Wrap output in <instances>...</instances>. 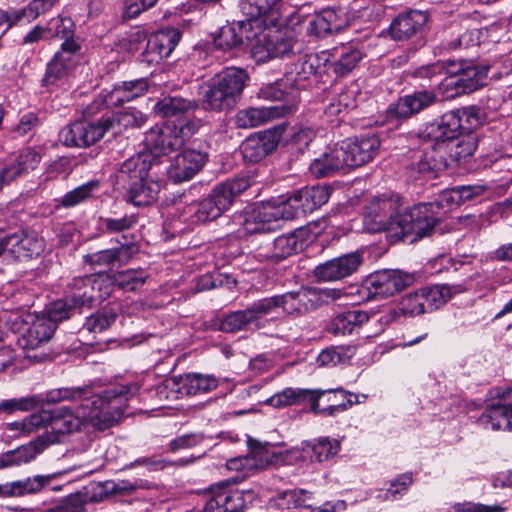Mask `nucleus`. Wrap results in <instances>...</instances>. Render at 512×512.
Listing matches in <instances>:
<instances>
[{"label": "nucleus", "mask_w": 512, "mask_h": 512, "mask_svg": "<svg viewBox=\"0 0 512 512\" xmlns=\"http://www.w3.org/2000/svg\"><path fill=\"white\" fill-rule=\"evenodd\" d=\"M321 57L317 54H306L299 58L291 71L285 74L286 81L291 82L296 91L304 87L302 81L308 80L317 73L321 64Z\"/></svg>", "instance_id": "obj_40"}, {"label": "nucleus", "mask_w": 512, "mask_h": 512, "mask_svg": "<svg viewBox=\"0 0 512 512\" xmlns=\"http://www.w3.org/2000/svg\"><path fill=\"white\" fill-rule=\"evenodd\" d=\"M416 96L407 95L400 98L397 103L388 107L382 125H387L389 129L397 128L404 120L410 118L414 112Z\"/></svg>", "instance_id": "obj_43"}, {"label": "nucleus", "mask_w": 512, "mask_h": 512, "mask_svg": "<svg viewBox=\"0 0 512 512\" xmlns=\"http://www.w3.org/2000/svg\"><path fill=\"white\" fill-rule=\"evenodd\" d=\"M152 167V158L148 154H137L125 160L115 175V184L125 189L128 184L144 180Z\"/></svg>", "instance_id": "obj_27"}, {"label": "nucleus", "mask_w": 512, "mask_h": 512, "mask_svg": "<svg viewBox=\"0 0 512 512\" xmlns=\"http://www.w3.org/2000/svg\"><path fill=\"white\" fill-rule=\"evenodd\" d=\"M55 441L56 437L54 436H39L26 445L2 453L0 455V469L12 468L31 462Z\"/></svg>", "instance_id": "obj_23"}, {"label": "nucleus", "mask_w": 512, "mask_h": 512, "mask_svg": "<svg viewBox=\"0 0 512 512\" xmlns=\"http://www.w3.org/2000/svg\"><path fill=\"white\" fill-rule=\"evenodd\" d=\"M340 144L348 168H356L370 162L378 153L380 140L375 134L344 140Z\"/></svg>", "instance_id": "obj_21"}, {"label": "nucleus", "mask_w": 512, "mask_h": 512, "mask_svg": "<svg viewBox=\"0 0 512 512\" xmlns=\"http://www.w3.org/2000/svg\"><path fill=\"white\" fill-rule=\"evenodd\" d=\"M327 394H334V398H337L338 395L341 396L342 399H346L345 403H336L328 405L327 407L321 408L319 405V400L323 396L316 397V400H313V403L310 407V411L314 415L331 417L336 415L337 413H341L352 407L354 404L360 403L359 396L344 390L343 388H335V389H327L325 390Z\"/></svg>", "instance_id": "obj_41"}, {"label": "nucleus", "mask_w": 512, "mask_h": 512, "mask_svg": "<svg viewBox=\"0 0 512 512\" xmlns=\"http://www.w3.org/2000/svg\"><path fill=\"white\" fill-rule=\"evenodd\" d=\"M356 353L355 346H333L323 350L317 357L320 366H335L345 363Z\"/></svg>", "instance_id": "obj_59"}, {"label": "nucleus", "mask_w": 512, "mask_h": 512, "mask_svg": "<svg viewBox=\"0 0 512 512\" xmlns=\"http://www.w3.org/2000/svg\"><path fill=\"white\" fill-rule=\"evenodd\" d=\"M486 112L478 106H466L445 113L437 125L432 124L427 137L447 139L457 133H472L486 121Z\"/></svg>", "instance_id": "obj_6"}, {"label": "nucleus", "mask_w": 512, "mask_h": 512, "mask_svg": "<svg viewBox=\"0 0 512 512\" xmlns=\"http://www.w3.org/2000/svg\"><path fill=\"white\" fill-rule=\"evenodd\" d=\"M159 182L148 179L130 183L124 189L127 191V200L135 206H147L152 204L160 192Z\"/></svg>", "instance_id": "obj_38"}, {"label": "nucleus", "mask_w": 512, "mask_h": 512, "mask_svg": "<svg viewBox=\"0 0 512 512\" xmlns=\"http://www.w3.org/2000/svg\"><path fill=\"white\" fill-rule=\"evenodd\" d=\"M218 386V380L212 375L190 373L179 378H170L156 387L160 398H169L170 392H178L183 395H197L214 390Z\"/></svg>", "instance_id": "obj_14"}, {"label": "nucleus", "mask_w": 512, "mask_h": 512, "mask_svg": "<svg viewBox=\"0 0 512 512\" xmlns=\"http://www.w3.org/2000/svg\"><path fill=\"white\" fill-rule=\"evenodd\" d=\"M251 186L249 176H237L215 186L205 199L184 208L185 220L192 224L212 221L228 210L234 199Z\"/></svg>", "instance_id": "obj_4"}, {"label": "nucleus", "mask_w": 512, "mask_h": 512, "mask_svg": "<svg viewBox=\"0 0 512 512\" xmlns=\"http://www.w3.org/2000/svg\"><path fill=\"white\" fill-rule=\"evenodd\" d=\"M362 264V253L350 252L318 264L313 269V276L320 282H336L356 273Z\"/></svg>", "instance_id": "obj_16"}, {"label": "nucleus", "mask_w": 512, "mask_h": 512, "mask_svg": "<svg viewBox=\"0 0 512 512\" xmlns=\"http://www.w3.org/2000/svg\"><path fill=\"white\" fill-rule=\"evenodd\" d=\"M251 25L248 21H238L222 26L214 38V45L222 51H230L240 47Z\"/></svg>", "instance_id": "obj_35"}, {"label": "nucleus", "mask_w": 512, "mask_h": 512, "mask_svg": "<svg viewBox=\"0 0 512 512\" xmlns=\"http://www.w3.org/2000/svg\"><path fill=\"white\" fill-rule=\"evenodd\" d=\"M433 71L435 85L446 98L471 93L486 84L489 68L468 62L438 61L421 70V75Z\"/></svg>", "instance_id": "obj_2"}, {"label": "nucleus", "mask_w": 512, "mask_h": 512, "mask_svg": "<svg viewBox=\"0 0 512 512\" xmlns=\"http://www.w3.org/2000/svg\"><path fill=\"white\" fill-rule=\"evenodd\" d=\"M110 283L102 274H91L73 278L67 285L65 295L72 305L91 307L95 301L110 294Z\"/></svg>", "instance_id": "obj_9"}, {"label": "nucleus", "mask_w": 512, "mask_h": 512, "mask_svg": "<svg viewBox=\"0 0 512 512\" xmlns=\"http://www.w3.org/2000/svg\"><path fill=\"white\" fill-rule=\"evenodd\" d=\"M248 447L249 453L247 455L230 459L227 462L228 469L243 471L247 475L250 472L264 469L272 462V453L266 445L249 438Z\"/></svg>", "instance_id": "obj_24"}, {"label": "nucleus", "mask_w": 512, "mask_h": 512, "mask_svg": "<svg viewBox=\"0 0 512 512\" xmlns=\"http://www.w3.org/2000/svg\"><path fill=\"white\" fill-rule=\"evenodd\" d=\"M279 299L281 312L292 317H298L314 310L309 288L280 294Z\"/></svg>", "instance_id": "obj_36"}, {"label": "nucleus", "mask_w": 512, "mask_h": 512, "mask_svg": "<svg viewBox=\"0 0 512 512\" xmlns=\"http://www.w3.org/2000/svg\"><path fill=\"white\" fill-rule=\"evenodd\" d=\"M137 251L134 243H124L118 247L87 254L84 256V261L93 269L105 270L112 268L115 264L120 266L127 264Z\"/></svg>", "instance_id": "obj_26"}, {"label": "nucleus", "mask_w": 512, "mask_h": 512, "mask_svg": "<svg viewBox=\"0 0 512 512\" xmlns=\"http://www.w3.org/2000/svg\"><path fill=\"white\" fill-rule=\"evenodd\" d=\"M283 220L275 200L261 202L246 211L242 227L248 234L269 232L276 229L278 221Z\"/></svg>", "instance_id": "obj_19"}, {"label": "nucleus", "mask_w": 512, "mask_h": 512, "mask_svg": "<svg viewBox=\"0 0 512 512\" xmlns=\"http://www.w3.org/2000/svg\"><path fill=\"white\" fill-rule=\"evenodd\" d=\"M327 186L315 185L302 188L289 197L274 199L283 220L297 219L318 209L329 200Z\"/></svg>", "instance_id": "obj_7"}, {"label": "nucleus", "mask_w": 512, "mask_h": 512, "mask_svg": "<svg viewBox=\"0 0 512 512\" xmlns=\"http://www.w3.org/2000/svg\"><path fill=\"white\" fill-rule=\"evenodd\" d=\"M180 38L181 32L173 27L153 33L148 38L145 50L140 55L141 62L149 66L160 63L172 53Z\"/></svg>", "instance_id": "obj_20"}, {"label": "nucleus", "mask_w": 512, "mask_h": 512, "mask_svg": "<svg viewBox=\"0 0 512 512\" xmlns=\"http://www.w3.org/2000/svg\"><path fill=\"white\" fill-rule=\"evenodd\" d=\"M45 250V241L34 233L24 231L4 234L0 232V255L6 253L18 261L39 257Z\"/></svg>", "instance_id": "obj_13"}, {"label": "nucleus", "mask_w": 512, "mask_h": 512, "mask_svg": "<svg viewBox=\"0 0 512 512\" xmlns=\"http://www.w3.org/2000/svg\"><path fill=\"white\" fill-rule=\"evenodd\" d=\"M99 188L98 180L88 181L64 194L59 203L64 208H73L92 199Z\"/></svg>", "instance_id": "obj_54"}, {"label": "nucleus", "mask_w": 512, "mask_h": 512, "mask_svg": "<svg viewBox=\"0 0 512 512\" xmlns=\"http://www.w3.org/2000/svg\"><path fill=\"white\" fill-rule=\"evenodd\" d=\"M333 56L337 57L333 63L334 73L337 76L344 77L357 67L364 56V52L356 45L347 44L335 47Z\"/></svg>", "instance_id": "obj_39"}, {"label": "nucleus", "mask_w": 512, "mask_h": 512, "mask_svg": "<svg viewBox=\"0 0 512 512\" xmlns=\"http://www.w3.org/2000/svg\"><path fill=\"white\" fill-rule=\"evenodd\" d=\"M28 320L30 321L24 333L18 339V343L26 351L27 358L40 361L43 359L42 355L31 354L30 352L49 342L56 330V324L42 314L28 316Z\"/></svg>", "instance_id": "obj_15"}, {"label": "nucleus", "mask_w": 512, "mask_h": 512, "mask_svg": "<svg viewBox=\"0 0 512 512\" xmlns=\"http://www.w3.org/2000/svg\"><path fill=\"white\" fill-rule=\"evenodd\" d=\"M346 25L345 19L335 10L326 8L314 14L308 21L306 33L316 39L340 32Z\"/></svg>", "instance_id": "obj_28"}, {"label": "nucleus", "mask_w": 512, "mask_h": 512, "mask_svg": "<svg viewBox=\"0 0 512 512\" xmlns=\"http://www.w3.org/2000/svg\"><path fill=\"white\" fill-rule=\"evenodd\" d=\"M105 121H109V130L115 133H121L127 129H138L144 126L147 117L137 109H127L119 111L111 116H104Z\"/></svg>", "instance_id": "obj_45"}, {"label": "nucleus", "mask_w": 512, "mask_h": 512, "mask_svg": "<svg viewBox=\"0 0 512 512\" xmlns=\"http://www.w3.org/2000/svg\"><path fill=\"white\" fill-rule=\"evenodd\" d=\"M414 276L400 271L382 270L371 274L359 289L363 299H383L412 284Z\"/></svg>", "instance_id": "obj_11"}, {"label": "nucleus", "mask_w": 512, "mask_h": 512, "mask_svg": "<svg viewBox=\"0 0 512 512\" xmlns=\"http://www.w3.org/2000/svg\"><path fill=\"white\" fill-rule=\"evenodd\" d=\"M148 274L141 269H127L113 275V284L124 291H137L143 287Z\"/></svg>", "instance_id": "obj_57"}, {"label": "nucleus", "mask_w": 512, "mask_h": 512, "mask_svg": "<svg viewBox=\"0 0 512 512\" xmlns=\"http://www.w3.org/2000/svg\"><path fill=\"white\" fill-rule=\"evenodd\" d=\"M99 222L104 233H123L136 225L137 217L134 214H125L122 217L106 216L100 217Z\"/></svg>", "instance_id": "obj_63"}, {"label": "nucleus", "mask_w": 512, "mask_h": 512, "mask_svg": "<svg viewBox=\"0 0 512 512\" xmlns=\"http://www.w3.org/2000/svg\"><path fill=\"white\" fill-rule=\"evenodd\" d=\"M278 146L274 132L264 131L248 137L242 144V153L252 162H258L272 153Z\"/></svg>", "instance_id": "obj_31"}, {"label": "nucleus", "mask_w": 512, "mask_h": 512, "mask_svg": "<svg viewBox=\"0 0 512 512\" xmlns=\"http://www.w3.org/2000/svg\"><path fill=\"white\" fill-rule=\"evenodd\" d=\"M318 462L328 460L335 456L340 450V442L329 437H320L312 443L307 444Z\"/></svg>", "instance_id": "obj_64"}, {"label": "nucleus", "mask_w": 512, "mask_h": 512, "mask_svg": "<svg viewBox=\"0 0 512 512\" xmlns=\"http://www.w3.org/2000/svg\"><path fill=\"white\" fill-rule=\"evenodd\" d=\"M344 155L340 144H336L312 161L310 164L311 173L317 178H323L348 168Z\"/></svg>", "instance_id": "obj_33"}, {"label": "nucleus", "mask_w": 512, "mask_h": 512, "mask_svg": "<svg viewBox=\"0 0 512 512\" xmlns=\"http://www.w3.org/2000/svg\"><path fill=\"white\" fill-rule=\"evenodd\" d=\"M25 307H29V304L15 309L3 308L0 311V325H3L14 333H21L22 335L30 321L28 320V316L33 315L27 311Z\"/></svg>", "instance_id": "obj_55"}, {"label": "nucleus", "mask_w": 512, "mask_h": 512, "mask_svg": "<svg viewBox=\"0 0 512 512\" xmlns=\"http://www.w3.org/2000/svg\"><path fill=\"white\" fill-rule=\"evenodd\" d=\"M252 324H255V321L247 307L244 310H237L225 315L219 321L218 330L225 333H236L248 330Z\"/></svg>", "instance_id": "obj_53"}, {"label": "nucleus", "mask_w": 512, "mask_h": 512, "mask_svg": "<svg viewBox=\"0 0 512 512\" xmlns=\"http://www.w3.org/2000/svg\"><path fill=\"white\" fill-rule=\"evenodd\" d=\"M207 494L203 512H243L253 498V492L239 490L229 481L211 485Z\"/></svg>", "instance_id": "obj_10"}, {"label": "nucleus", "mask_w": 512, "mask_h": 512, "mask_svg": "<svg viewBox=\"0 0 512 512\" xmlns=\"http://www.w3.org/2000/svg\"><path fill=\"white\" fill-rule=\"evenodd\" d=\"M207 154L196 149H185L172 161L168 174L174 182L190 180L204 166Z\"/></svg>", "instance_id": "obj_25"}, {"label": "nucleus", "mask_w": 512, "mask_h": 512, "mask_svg": "<svg viewBox=\"0 0 512 512\" xmlns=\"http://www.w3.org/2000/svg\"><path fill=\"white\" fill-rule=\"evenodd\" d=\"M325 393L326 391L322 389L288 387L274 394L267 400V403L276 408L301 405L304 403H309L311 406L313 400H316V397L325 396Z\"/></svg>", "instance_id": "obj_34"}, {"label": "nucleus", "mask_w": 512, "mask_h": 512, "mask_svg": "<svg viewBox=\"0 0 512 512\" xmlns=\"http://www.w3.org/2000/svg\"><path fill=\"white\" fill-rule=\"evenodd\" d=\"M415 15L412 9L400 13L390 25L391 36L396 40L410 38L416 31Z\"/></svg>", "instance_id": "obj_58"}, {"label": "nucleus", "mask_w": 512, "mask_h": 512, "mask_svg": "<svg viewBox=\"0 0 512 512\" xmlns=\"http://www.w3.org/2000/svg\"><path fill=\"white\" fill-rule=\"evenodd\" d=\"M402 198L397 194L384 193L372 198L364 208V220L373 232L383 231L394 211L401 207Z\"/></svg>", "instance_id": "obj_18"}, {"label": "nucleus", "mask_w": 512, "mask_h": 512, "mask_svg": "<svg viewBox=\"0 0 512 512\" xmlns=\"http://www.w3.org/2000/svg\"><path fill=\"white\" fill-rule=\"evenodd\" d=\"M119 308L113 306H106L100 311L90 315L83 328L89 332L101 333L110 328L118 317Z\"/></svg>", "instance_id": "obj_56"}, {"label": "nucleus", "mask_w": 512, "mask_h": 512, "mask_svg": "<svg viewBox=\"0 0 512 512\" xmlns=\"http://www.w3.org/2000/svg\"><path fill=\"white\" fill-rule=\"evenodd\" d=\"M138 487V482H131L129 480H110L103 483H98L92 487V492H89V503L101 502L109 495L130 494L133 491H135Z\"/></svg>", "instance_id": "obj_44"}, {"label": "nucleus", "mask_w": 512, "mask_h": 512, "mask_svg": "<svg viewBox=\"0 0 512 512\" xmlns=\"http://www.w3.org/2000/svg\"><path fill=\"white\" fill-rule=\"evenodd\" d=\"M298 45V41L292 35L276 31L259 37L253 52L259 55L261 60L285 57L293 54Z\"/></svg>", "instance_id": "obj_22"}, {"label": "nucleus", "mask_w": 512, "mask_h": 512, "mask_svg": "<svg viewBox=\"0 0 512 512\" xmlns=\"http://www.w3.org/2000/svg\"><path fill=\"white\" fill-rule=\"evenodd\" d=\"M297 91L286 81V77L280 81L268 84L260 89V96L266 100L282 102L281 105H288L290 112L294 106Z\"/></svg>", "instance_id": "obj_46"}, {"label": "nucleus", "mask_w": 512, "mask_h": 512, "mask_svg": "<svg viewBox=\"0 0 512 512\" xmlns=\"http://www.w3.org/2000/svg\"><path fill=\"white\" fill-rule=\"evenodd\" d=\"M418 138H420L418 148H421L423 152L429 148L435 152L437 147H441V145L447 141L450 156L456 161H461L473 155L477 148V138L473 133H457V136L447 139H434L433 137H427L426 133L425 135H418ZM438 166L439 162L434 156H427V154L424 153V159L418 162V176L420 174H427L428 178L434 179L437 177L436 171ZM419 179L418 177V180Z\"/></svg>", "instance_id": "obj_5"}, {"label": "nucleus", "mask_w": 512, "mask_h": 512, "mask_svg": "<svg viewBox=\"0 0 512 512\" xmlns=\"http://www.w3.org/2000/svg\"><path fill=\"white\" fill-rule=\"evenodd\" d=\"M452 295L451 288L447 285H435L422 289V302L418 303V314L432 312L445 304Z\"/></svg>", "instance_id": "obj_47"}, {"label": "nucleus", "mask_w": 512, "mask_h": 512, "mask_svg": "<svg viewBox=\"0 0 512 512\" xmlns=\"http://www.w3.org/2000/svg\"><path fill=\"white\" fill-rule=\"evenodd\" d=\"M369 320L367 312L361 310H348L338 314L331 322V331L334 334H351L355 328L361 327Z\"/></svg>", "instance_id": "obj_49"}, {"label": "nucleus", "mask_w": 512, "mask_h": 512, "mask_svg": "<svg viewBox=\"0 0 512 512\" xmlns=\"http://www.w3.org/2000/svg\"><path fill=\"white\" fill-rule=\"evenodd\" d=\"M198 108V103L180 96H166L154 106V111L161 117H174Z\"/></svg>", "instance_id": "obj_48"}, {"label": "nucleus", "mask_w": 512, "mask_h": 512, "mask_svg": "<svg viewBox=\"0 0 512 512\" xmlns=\"http://www.w3.org/2000/svg\"><path fill=\"white\" fill-rule=\"evenodd\" d=\"M109 124L104 117L97 121L84 118L64 127L59 133V140L68 147H89L109 131Z\"/></svg>", "instance_id": "obj_12"}, {"label": "nucleus", "mask_w": 512, "mask_h": 512, "mask_svg": "<svg viewBox=\"0 0 512 512\" xmlns=\"http://www.w3.org/2000/svg\"><path fill=\"white\" fill-rule=\"evenodd\" d=\"M195 131L196 125L191 121L182 125H156L146 133L145 142L155 154H168L182 148Z\"/></svg>", "instance_id": "obj_8"}, {"label": "nucleus", "mask_w": 512, "mask_h": 512, "mask_svg": "<svg viewBox=\"0 0 512 512\" xmlns=\"http://www.w3.org/2000/svg\"><path fill=\"white\" fill-rule=\"evenodd\" d=\"M55 477L56 474L35 475L22 480L6 482L5 498L36 494L48 486Z\"/></svg>", "instance_id": "obj_37"}, {"label": "nucleus", "mask_w": 512, "mask_h": 512, "mask_svg": "<svg viewBox=\"0 0 512 512\" xmlns=\"http://www.w3.org/2000/svg\"><path fill=\"white\" fill-rule=\"evenodd\" d=\"M252 317L255 321V325L259 328L258 322L269 315L279 314L281 311L279 295L266 297L255 301L253 304L248 306Z\"/></svg>", "instance_id": "obj_61"}, {"label": "nucleus", "mask_w": 512, "mask_h": 512, "mask_svg": "<svg viewBox=\"0 0 512 512\" xmlns=\"http://www.w3.org/2000/svg\"><path fill=\"white\" fill-rule=\"evenodd\" d=\"M307 231L303 228L294 230L291 233L283 234L274 239L276 252L280 261L289 257L298 250L303 249L306 241Z\"/></svg>", "instance_id": "obj_50"}, {"label": "nucleus", "mask_w": 512, "mask_h": 512, "mask_svg": "<svg viewBox=\"0 0 512 512\" xmlns=\"http://www.w3.org/2000/svg\"><path fill=\"white\" fill-rule=\"evenodd\" d=\"M289 108L288 105H274L240 110L237 113L236 122L241 128L256 127L284 116Z\"/></svg>", "instance_id": "obj_32"}, {"label": "nucleus", "mask_w": 512, "mask_h": 512, "mask_svg": "<svg viewBox=\"0 0 512 512\" xmlns=\"http://www.w3.org/2000/svg\"><path fill=\"white\" fill-rule=\"evenodd\" d=\"M126 102H130V100L122 84H116L111 90H102L93 102L85 108L84 114L91 116L96 114L103 107H118Z\"/></svg>", "instance_id": "obj_42"}, {"label": "nucleus", "mask_w": 512, "mask_h": 512, "mask_svg": "<svg viewBox=\"0 0 512 512\" xmlns=\"http://www.w3.org/2000/svg\"><path fill=\"white\" fill-rule=\"evenodd\" d=\"M249 77L242 68L229 67L204 83L201 104L207 111H229L240 100Z\"/></svg>", "instance_id": "obj_3"}, {"label": "nucleus", "mask_w": 512, "mask_h": 512, "mask_svg": "<svg viewBox=\"0 0 512 512\" xmlns=\"http://www.w3.org/2000/svg\"><path fill=\"white\" fill-rule=\"evenodd\" d=\"M41 156L33 149H23L12 161L0 168V191L23 174L36 169Z\"/></svg>", "instance_id": "obj_29"}, {"label": "nucleus", "mask_w": 512, "mask_h": 512, "mask_svg": "<svg viewBox=\"0 0 512 512\" xmlns=\"http://www.w3.org/2000/svg\"><path fill=\"white\" fill-rule=\"evenodd\" d=\"M135 384L119 385L104 391L94 393L89 385L72 386L53 389L46 394L48 403L68 402L52 410L42 409L31 414L21 422L10 424L12 429L26 434L40 428H50L52 433L45 436L80 432L89 424L98 430L112 427L124 415L128 401L137 394Z\"/></svg>", "instance_id": "obj_1"}, {"label": "nucleus", "mask_w": 512, "mask_h": 512, "mask_svg": "<svg viewBox=\"0 0 512 512\" xmlns=\"http://www.w3.org/2000/svg\"><path fill=\"white\" fill-rule=\"evenodd\" d=\"M486 189L487 186L483 184L457 186L443 192L441 199L447 203L459 205L475 196L483 194Z\"/></svg>", "instance_id": "obj_60"}, {"label": "nucleus", "mask_w": 512, "mask_h": 512, "mask_svg": "<svg viewBox=\"0 0 512 512\" xmlns=\"http://www.w3.org/2000/svg\"><path fill=\"white\" fill-rule=\"evenodd\" d=\"M383 231H387L389 236L396 240L410 237V243H414L416 241L415 219L411 207L405 206L401 201V207L394 211L387 228H384Z\"/></svg>", "instance_id": "obj_30"}, {"label": "nucleus", "mask_w": 512, "mask_h": 512, "mask_svg": "<svg viewBox=\"0 0 512 512\" xmlns=\"http://www.w3.org/2000/svg\"><path fill=\"white\" fill-rule=\"evenodd\" d=\"M281 0H240L239 8L247 21L256 20L268 15H274Z\"/></svg>", "instance_id": "obj_51"}, {"label": "nucleus", "mask_w": 512, "mask_h": 512, "mask_svg": "<svg viewBox=\"0 0 512 512\" xmlns=\"http://www.w3.org/2000/svg\"><path fill=\"white\" fill-rule=\"evenodd\" d=\"M433 208H438V204H418V239L431 235L435 229L438 219L434 215Z\"/></svg>", "instance_id": "obj_62"}, {"label": "nucleus", "mask_w": 512, "mask_h": 512, "mask_svg": "<svg viewBox=\"0 0 512 512\" xmlns=\"http://www.w3.org/2000/svg\"><path fill=\"white\" fill-rule=\"evenodd\" d=\"M478 424L493 431H512V389L497 395L478 418Z\"/></svg>", "instance_id": "obj_17"}, {"label": "nucleus", "mask_w": 512, "mask_h": 512, "mask_svg": "<svg viewBox=\"0 0 512 512\" xmlns=\"http://www.w3.org/2000/svg\"><path fill=\"white\" fill-rule=\"evenodd\" d=\"M89 503V491H77L58 499L51 506L39 512H84Z\"/></svg>", "instance_id": "obj_52"}]
</instances>
